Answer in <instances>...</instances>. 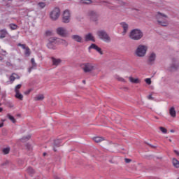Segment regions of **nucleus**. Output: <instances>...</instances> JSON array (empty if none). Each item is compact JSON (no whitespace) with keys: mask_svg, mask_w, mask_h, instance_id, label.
Listing matches in <instances>:
<instances>
[{"mask_svg":"<svg viewBox=\"0 0 179 179\" xmlns=\"http://www.w3.org/2000/svg\"><path fill=\"white\" fill-rule=\"evenodd\" d=\"M52 61L53 65H55L57 66L59 65V64L61 62V59H56V58L52 57Z\"/></svg>","mask_w":179,"mask_h":179,"instance_id":"23","label":"nucleus"},{"mask_svg":"<svg viewBox=\"0 0 179 179\" xmlns=\"http://www.w3.org/2000/svg\"><path fill=\"white\" fill-rule=\"evenodd\" d=\"M61 15V10L59 8H55L50 13V18L51 20L55 21L58 20V18Z\"/></svg>","mask_w":179,"mask_h":179,"instance_id":"4","label":"nucleus"},{"mask_svg":"<svg viewBox=\"0 0 179 179\" xmlns=\"http://www.w3.org/2000/svg\"><path fill=\"white\" fill-rule=\"evenodd\" d=\"M106 138H103V137H94L93 138V141H94V142H96V143H100V142H103V141H105Z\"/></svg>","mask_w":179,"mask_h":179,"instance_id":"21","label":"nucleus"},{"mask_svg":"<svg viewBox=\"0 0 179 179\" xmlns=\"http://www.w3.org/2000/svg\"><path fill=\"white\" fill-rule=\"evenodd\" d=\"M110 9H113V8H110Z\"/></svg>","mask_w":179,"mask_h":179,"instance_id":"54","label":"nucleus"},{"mask_svg":"<svg viewBox=\"0 0 179 179\" xmlns=\"http://www.w3.org/2000/svg\"><path fill=\"white\" fill-rule=\"evenodd\" d=\"M60 143H61V141H59V140L55 141V143H54L55 147L53 148L54 152H57V150L55 149V146H56V148H59V146H61Z\"/></svg>","mask_w":179,"mask_h":179,"instance_id":"24","label":"nucleus"},{"mask_svg":"<svg viewBox=\"0 0 179 179\" xmlns=\"http://www.w3.org/2000/svg\"><path fill=\"white\" fill-rule=\"evenodd\" d=\"M2 127H3V122L0 123V128H2Z\"/></svg>","mask_w":179,"mask_h":179,"instance_id":"45","label":"nucleus"},{"mask_svg":"<svg viewBox=\"0 0 179 179\" xmlns=\"http://www.w3.org/2000/svg\"><path fill=\"white\" fill-rule=\"evenodd\" d=\"M173 152L177 156H179V152L177 150H174Z\"/></svg>","mask_w":179,"mask_h":179,"instance_id":"43","label":"nucleus"},{"mask_svg":"<svg viewBox=\"0 0 179 179\" xmlns=\"http://www.w3.org/2000/svg\"><path fill=\"white\" fill-rule=\"evenodd\" d=\"M3 111V108H0V113H2Z\"/></svg>","mask_w":179,"mask_h":179,"instance_id":"46","label":"nucleus"},{"mask_svg":"<svg viewBox=\"0 0 179 179\" xmlns=\"http://www.w3.org/2000/svg\"><path fill=\"white\" fill-rule=\"evenodd\" d=\"M51 34H52V32H51L50 31H46V35L47 36H51Z\"/></svg>","mask_w":179,"mask_h":179,"instance_id":"42","label":"nucleus"},{"mask_svg":"<svg viewBox=\"0 0 179 179\" xmlns=\"http://www.w3.org/2000/svg\"><path fill=\"white\" fill-rule=\"evenodd\" d=\"M71 38L74 40V41H77V43H82L83 38L80 37V36L78 35H73L71 36Z\"/></svg>","mask_w":179,"mask_h":179,"instance_id":"15","label":"nucleus"},{"mask_svg":"<svg viewBox=\"0 0 179 179\" xmlns=\"http://www.w3.org/2000/svg\"><path fill=\"white\" fill-rule=\"evenodd\" d=\"M81 68L85 73L88 72H92V71H94V64L93 63H83L81 64Z\"/></svg>","mask_w":179,"mask_h":179,"instance_id":"5","label":"nucleus"},{"mask_svg":"<svg viewBox=\"0 0 179 179\" xmlns=\"http://www.w3.org/2000/svg\"><path fill=\"white\" fill-rule=\"evenodd\" d=\"M116 79H117L119 80V82H125V79H124L123 78L120 77V76H117Z\"/></svg>","mask_w":179,"mask_h":179,"instance_id":"40","label":"nucleus"},{"mask_svg":"<svg viewBox=\"0 0 179 179\" xmlns=\"http://www.w3.org/2000/svg\"><path fill=\"white\" fill-rule=\"evenodd\" d=\"M150 147H151V148H156V146L152 145H150Z\"/></svg>","mask_w":179,"mask_h":179,"instance_id":"48","label":"nucleus"},{"mask_svg":"<svg viewBox=\"0 0 179 179\" xmlns=\"http://www.w3.org/2000/svg\"><path fill=\"white\" fill-rule=\"evenodd\" d=\"M31 62L32 64V66L28 69V72L30 73L31 72V69H35V68H37V64L36 63V61L34 60V58H32L31 59Z\"/></svg>","mask_w":179,"mask_h":179,"instance_id":"16","label":"nucleus"},{"mask_svg":"<svg viewBox=\"0 0 179 179\" xmlns=\"http://www.w3.org/2000/svg\"><path fill=\"white\" fill-rule=\"evenodd\" d=\"M8 1H12V0H8Z\"/></svg>","mask_w":179,"mask_h":179,"instance_id":"55","label":"nucleus"},{"mask_svg":"<svg viewBox=\"0 0 179 179\" xmlns=\"http://www.w3.org/2000/svg\"><path fill=\"white\" fill-rule=\"evenodd\" d=\"M148 100H153V96H152V95H149L148 96Z\"/></svg>","mask_w":179,"mask_h":179,"instance_id":"44","label":"nucleus"},{"mask_svg":"<svg viewBox=\"0 0 179 179\" xmlns=\"http://www.w3.org/2000/svg\"><path fill=\"white\" fill-rule=\"evenodd\" d=\"M129 37L131 40H141V37H143V34L139 29H134L131 31Z\"/></svg>","mask_w":179,"mask_h":179,"instance_id":"3","label":"nucleus"},{"mask_svg":"<svg viewBox=\"0 0 179 179\" xmlns=\"http://www.w3.org/2000/svg\"><path fill=\"white\" fill-rule=\"evenodd\" d=\"M169 114L172 118H176V117H177V112H176V108H174V107H171L169 109Z\"/></svg>","mask_w":179,"mask_h":179,"instance_id":"13","label":"nucleus"},{"mask_svg":"<svg viewBox=\"0 0 179 179\" xmlns=\"http://www.w3.org/2000/svg\"><path fill=\"white\" fill-rule=\"evenodd\" d=\"M171 132H174V130H171Z\"/></svg>","mask_w":179,"mask_h":179,"instance_id":"50","label":"nucleus"},{"mask_svg":"<svg viewBox=\"0 0 179 179\" xmlns=\"http://www.w3.org/2000/svg\"><path fill=\"white\" fill-rule=\"evenodd\" d=\"M57 33L59 36H62V37H65L66 36V30L63 27L57 28Z\"/></svg>","mask_w":179,"mask_h":179,"instance_id":"11","label":"nucleus"},{"mask_svg":"<svg viewBox=\"0 0 179 179\" xmlns=\"http://www.w3.org/2000/svg\"><path fill=\"white\" fill-rule=\"evenodd\" d=\"M31 138V136L28 135L27 136H24L21 138V141L22 142H26L27 141H29V139H30Z\"/></svg>","mask_w":179,"mask_h":179,"instance_id":"30","label":"nucleus"},{"mask_svg":"<svg viewBox=\"0 0 179 179\" xmlns=\"http://www.w3.org/2000/svg\"><path fill=\"white\" fill-rule=\"evenodd\" d=\"M160 131H162V134H167V129L160 127H159Z\"/></svg>","mask_w":179,"mask_h":179,"instance_id":"35","label":"nucleus"},{"mask_svg":"<svg viewBox=\"0 0 179 179\" xmlns=\"http://www.w3.org/2000/svg\"><path fill=\"white\" fill-rule=\"evenodd\" d=\"M97 36L99 37V38H101V40L105 41V43H110V41H111L110 36H108V34H107V32H106V31H99L97 32Z\"/></svg>","mask_w":179,"mask_h":179,"instance_id":"6","label":"nucleus"},{"mask_svg":"<svg viewBox=\"0 0 179 179\" xmlns=\"http://www.w3.org/2000/svg\"><path fill=\"white\" fill-rule=\"evenodd\" d=\"M99 46H97L96 44L92 43L91 45L89 47V50H96Z\"/></svg>","mask_w":179,"mask_h":179,"instance_id":"33","label":"nucleus"},{"mask_svg":"<svg viewBox=\"0 0 179 179\" xmlns=\"http://www.w3.org/2000/svg\"><path fill=\"white\" fill-rule=\"evenodd\" d=\"M156 59V54L154 52H152L150 54L149 58H148V62L149 64H153Z\"/></svg>","mask_w":179,"mask_h":179,"instance_id":"12","label":"nucleus"},{"mask_svg":"<svg viewBox=\"0 0 179 179\" xmlns=\"http://www.w3.org/2000/svg\"><path fill=\"white\" fill-rule=\"evenodd\" d=\"M7 117L13 124H16V119H15L13 116L10 115V114H8Z\"/></svg>","mask_w":179,"mask_h":179,"instance_id":"27","label":"nucleus"},{"mask_svg":"<svg viewBox=\"0 0 179 179\" xmlns=\"http://www.w3.org/2000/svg\"><path fill=\"white\" fill-rule=\"evenodd\" d=\"M129 79L131 83H141V80H139L138 78H134L133 77H129Z\"/></svg>","mask_w":179,"mask_h":179,"instance_id":"25","label":"nucleus"},{"mask_svg":"<svg viewBox=\"0 0 179 179\" xmlns=\"http://www.w3.org/2000/svg\"><path fill=\"white\" fill-rule=\"evenodd\" d=\"M92 0H80V3H83L84 5H90V3H92Z\"/></svg>","mask_w":179,"mask_h":179,"instance_id":"26","label":"nucleus"},{"mask_svg":"<svg viewBox=\"0 0 179 179\" xmlns=\"http://www.w3.org/2000/svg\"><path fill=\"white\" fill-rule=\"evenodd\" d=\"M125 163H131V160L130 159L126 158L124 159Z\"/></svg>","mask_w":179,"mask_h":179,"instance_id":"41","label":"nucleus"},{"mask_svg":"<svg viewBox=\"0 0 179 179\" xmlns=\"http://www.w3.org/2000/svg\"><path fill=\"white\" fill-rule=\"evenodd\" d=\"M62 22L63 23H69L71 22V12L69 10L64 11Z\"/></svg>","mask_w":179,"mask_h":179,"instance_id":"8","label":"nucleus"},{"mask_svg":"<svg viewBox=\"0 0 179 179\" xmlns=\"http://www.w3.org/2000/svg\"><path fill=\"white\" fill-rule=\"evenodd\" d=\"M177 179H179V178H178Z\"/></svg>","mask_w":179,"mask_h":179,"instance_id":"57","label":"nucleus"},{"mask_svg":"<svg viewBox=\"0 0 179 179\" xmlns=\"http://www.w3.org/2000/svg\"><path fill=\"white\" fill-rule=\"evenodd\" d=\"M6 34H8V31H6V29L0 30V37H1V38H5L6 37Z\"/></svg>","mask_w":179,"mask_h":179,"instance_id":"22","label":"nucleus"},{"mask_svg":"<svg viewBox=\"0 0 179 179\" xmlns=\"http://www.w3.org/2000/svg\"><path fill=\"white\" fill-rule=\"evenodd\" d=\"M42 100H44V94H38L34 97L35 101H41Z\"/></svg>","mask_w":179,"mask_h":179,"instance_id":"19","label":"nucleus"},{"mask_svg":"<svg viewBox=\"0 0 179 179\" xmlns=\"http://www.w3.org/2000/svg\"><path fill=\"white\" fill-rule=\"evenodd\" d=\"M169 142H172L171 139H169Z\"/></svg>","mask_w":179,"mask_h":179,"instance_id":"51","label":"nucleus"},{"mask_svg":"<svg viewBox=\"0 0 179 179\" xmlns=\"http://www.w3.org/2000/svg\"><path fill=\"white\" fill-rule=\"evenodd\" d=\"M4 121H5V120H2L3 122Z\"/></svg>","mask_w":179,"mask_h":179,"instance_id":"53","label":"nucleus"},{"mask_svg":"<svg viewBox=\"0 0 179 179\" xmlns=\"http://www.w3.org/2000/svg\"><path fill=\"white\" fill-rule=\"evenodd\" d=\"M177 68H178V65L173 64L171 66L170 71H174V70L177 69Z\"/></svg>","mask_w":179,"mask_h":179,"instance_id":"36","label":"nucleus"},{"mask_svg":"<svg viewBox=\"0 0 179 179\" xmlns=\"http://www.w3.org/2000/svg\"><path fill=\"white\" fill-rule=\"evenodd\" d=\"M15 97L19 100H23V95L20 92H15Z\"/></svg>","mask_w":179,"mask_h":179,"instance_id":"28","label":"nucleus"},{"mask_svg":"<svg viewBox=\"0 0 179 179\" xmlns=\"http://www.w3.org/2000/svg\"><path fill=\"white\" fill-rule=\"evenodd\" d=\"M9 152H10V148H6L3 149V153H4V155H8L9 153Z\"/></svg>","mask_w":179,"mask_h":179,"instance_id":"31","label":"nucleus"},{"mask_svg":"<svg viewBox=\"0 0 179 179\" xmlns=\"http://www.w3.org/2000/svg\"><path fill=\"white\" fill-rule=\"evenodd\" d=\"M29 93H30V90H29V91L26 93V94H29Z\"/></svg>","mask_w":179,"mask_h":179,"instance_id":"49","label":"nucleus"},{"mask_svg":"<svg viewBox=\"0 0 179 179\" xmlns=\"http://www.w3.org/2000/svg\"><path fill=\"white\" fill-rule=\"evenodd\" d=\"M172 164L173 167H175L176 169H179V161L177 159L173 158L172 159Z\"/></svg>","mask_w":179,"mask_h":179,"instance_id":"20","label":"nucleus"},{"mask_svg":"<svg viewBox=\"0 0 179 179\" xmlns=\"http://www.w3.org/2000/svg\"><path fill=\"white\" fill-rule=\"evenodd\" d=\"M146 51H148V47L140 45L136 49V54L137 57H145Z\"/></svg>","mask_w":179,"mask_h":179,"instance_id":"7","label":"nucleus"},{"mask_svg":"<svg viewBox=\"0 0 179 179\" xmlns=\"http://www.w3.org/2000/svg\"><path fill=\"white\" fill-rule=\"evenodd\" d=\"M0 106H1V104L0 103Z\"/></svg>","mask_w":179,"mask_h":179,"instance_id":"56","label":"nucleus"},{"mask_svg":"<svg viewBox=\"0 0 179 179\" xmlns=\"http://www.w3.org/2000/svg\"><path fill=\"white\" fill-rule=\"evenodd\" d=\"M9 27L10 30H17V25L15 24H10Z\"/></svg>","mask_w":179,"mask_h":179,"instance_id":"29","label":"nucleus"},{"mask_svg":"<svg viewBox=\"0 0 179 179\" xmlns=\"http://www.w3.org/2000/svg\"><path fill=\"white\" fill-rule=\"evenodd\" d=\"M20 87H22V85L21 84H18L17 86H15V92H19V89H20Z\"/></svg>","mask_w":179,"mask_h":179,"instance_id":"37","label":"nucleus"},{"mask_svg":"<svg viewBox=\"0 0 179 179\" xmlns=\"http://www.w3.org/2000/svg\"><path fill=\"white\" fill-rule=\"evenodd\" d=\"M83 83H84V85L86 84V80H83Z\"/></svg>","mask_w":179,"mask_h":179,"instance_id":"47","label":"nucleus"},{"mask_svg":"<svg viewBox=\"0 0 179 179\" xmlns=\"http://www.w3.org/2000/svg\"><path fill=\"white\" fill-rule=\"evenodd\" d=\"M145 82L147 83V85H152V80L150 78H145Z\"/></svg>","mask_w":179,"mask_h":179,"instance_id":"38","label":"nucleus"},{"mask_svg":"<svg viewBox=\"0 0 179 179\" xmlns=\"http://www.w3.org/2000/svg\"><path fill=\"white\" fill-rule=\"evenodd\" d=\"M88 16L92 22H97V20L99 19V14L93 10L89 11Z\"/></svg>","mask_w":179,"mask_h":179,"instance_id":"9","label":"nucleus"},{"mask_svg":"<svg viewBox=\"0 0 179 179\" xmlns=\"http://www.w3.org/2000/svg\"><path fill=\"white\" fill-rule=\"evenodd\" d=\"M156 19L161 26L166 27L169 24V17L166 15L158 12L156 15Z\"/></svg>","mask_w":179,"mask_h":179,"instance_id":"2","label":"nucleus"},{"mask_svg":"<svg viewBox=\"0 0 179 179\" xmlns=\"http://www.w3.org/2000/svg\"><path fill=\"white\" fill-rule=\"evenodd\" d=\"M85 41H93L94 43V37L93 36V35H92V34H87V35H85Z\"/></svg>","mask_w":179,"mask_h":179,"instance_id":"14","label":"nucleus"},{"mask_svg":"<svg viewBox=\"0 0 179 179\" xmlns=\"http://www.w3.org/2000/svg\"><path fill=\"white\" fill-rule=\"evenodd\" d=\"M120 25L122 26V29H123V36L127 33V31H128V24L125 23V22H121Z\"/></svg>","mask_w":179,"mask_h":179,"instance_id":"17","label":"nucleus"},{"mask_svg":"<svg viewBox=\"0 0 179 179\" xmlns=\"http://www.w3.org/2000/svg\"><path fill=\"white\" fill-rule=\"evenodd\" d=\"M57 43H60V44H63L64 45H68V43L64 40L58 39L57 38H50L48 43L47 44L48 48H50V50H55V44H57Z\"/></svg>","mask_w":179,"mask_h":179,"instance_id":"1","label":"nucleus"},{"mask_svg":"<svg viewBox=\"0 0 179 179\" xmlns=\"http://www.w3.org/2000/svg\"><path fill=\"white\" fill-rule=\"evenodd\" d=\"M17 46L21 47L22 48V50H25L24 55L26 57H30L31 52L30 51V48L29 47L26 46V44L18 43Z\"/></svg>","mask_w":179,"mask_h":179,"instance_id":"10","label":"nucleus"},{"mask_svg":"<svg viewBox=\"0 0 179 179\" xmlns=\"http://www.w3.org/2000/svg\"><path fill=\"white\" fill-rule=\"evenodd\" d=\"M38 6H39V8H41V9H44V8H45V3L40 2L38 3Z\"/></svg>","mask_w":179,"mask_h":179,"instance_id":"32","label":"nucleus"},{"mask_svg":"<svg viewBox=\"0 0 179 179\" xmlns=\"http://www.w3.org/2000/svg\"><path fill=\"white\" fill-rule=\"evenodd\" d=\"M95 50L97 51V52H99L101 55H103V51H101V48H99V46L95 49Z\"/></svg>","mask_w":179,"mask_h":179,"instance_id":"39","label":"nucleus"},{"mask_svg":"<svg viewBox=\"0 0 179 179\" xmlns=\"http://www.w3.org/2000/svg\"><path fill=\"white\" fill-rule=\"evenodd\" d=\"M27 173H29V174H34V169L31 167H29L27 169Z\"/></svg>","mask_w":179,"mask_h":179,"instance_id":"34","label":"nucleus"},{"mask_svg":"<svg viewBox=\"0 0 179 179\" xmlns=\"http://www.w3.org/2000/svg\"><path fill=\"white\" fill-rule=\"evenodd\" d=\"M43 156H45V153H43Z\"/></svg>","mask_w":179,"mask_h":179,"instance_id":"52","label":"nucleus"},{"mask_svg":"<svg viewBox=\"0 0 179 179\" xmlns=\"http://www.w3.org/2000/svg\"><path fill=\"white\" fill-rule=\"evenodd\" d=\"M16 79H19V76L17 74L13 73L10 76V80L12 83L15 82Z\"/></svg>","mask_w":179,"mask_h":179,"instance_id":"18","label":"nucleus"}]
</instances>
